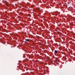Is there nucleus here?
<instances>
[{
    "mask_svg": "<svg viewBox=\"0 0 75 75\" xmlns=\"http://www.w3.org/2000/svg\"><path fill=\"white\" fill-rule=\"evenodd\" d=\"M6 4L7 6H8V3L6 2Z\"/></svg>",
    "mask_w": 75,
    "mask_h": 75,
    "instance_id": "1",
    "label": "nucleus"
},
{
    "mask_svg": "<svg viewBox=\"0 0 75 75\" xmlns=\"http://www.w3.org/2000/svg\"><path fill=\"white\" fill-rule=\"evenodd\" d=\"M25 41H28V42L29 41V39H25Z\"/></svg>",
    "mask_w": 75,
    "mask_h": 75,
    "instance_id": "2",
    "label": "nucleus"
},
{
    "mask_svg": "<svg viewBox=\"0 0 75 75\" xmlns=\"http://www.w3.org/2000/svg\"><path fill=\"white\" fill-rule=\"evenodd\" d=\"M58 53V51L57 50H55L54 51V53Z\"/></svg>",
    "mask_w": 75,
    "mask_h": 75,
    "instance_id": "3",
    "label": "nucleus"
},
{
    "mask_svg": "<svg viewBox=\"0 0 75 75\" xmlns=\"http://www.w3.org/2000/svg\"><path fill=\"white\" fill-rule=\"evenodd\" d=\"M25 61H28V59H26L25 60Z\"/></svg>",
    "mask_w": 75,
    "mask_h": 75,
    "instance_id": "4",
    "label": "nucleus"
},
{
    "mask_svg": "<svg viewBox=\"0 0 75 75\" xmlns=\"http://www.w3.org/2000/svg\"><path fill=\"white\" fill-rule=\"evenodd\" d=\"M38 10H39L40 11V8H37Z\"/></svg>",
    "mask_w": 75,
    "mask_h": 75,
    "instance_id": "5",
    "label": "nucleus"
}]
</instances>
